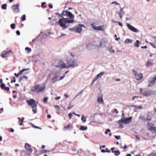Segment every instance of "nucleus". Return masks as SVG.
<instances>
[{
  "instance_id": "f257e3e1",
  "label": "nucleus",
  "mask_w": 156,
  "mask_h": 156,
  "mask_svg": "<svg viewBox=\"0 0 156 156\" xmlns=\"http://www.w3.org/2000/svg\"><path fill=\"white\" fill-rule=\"evenodd\" d=\"M67 56L66 64L68 66V68L69 67L74 68L78 66V59L77 57L69 52L66 53Z\"/></svg>"
},
{
  "instance_id": "f03ea898",
  "label": "nucleus",
  "mask_w": 156,
  "mask_h": 156,
  "mask_svg": "<svg viewBox=\"0 0 156 156\" xmlns=\"http://www.w3.org/2000/svg\"><path fill=\"white\" fill-rule=\"evenodd\" d=\"M62 18H64V16H65L69 17L70 19L65 18V23H71L75 22L74 20V16L71 12L68 11L67 10H64L62 12Z\"/></svg>"
},
{
  "instance_id": "7ed1b4c3",
  "label": "nucleus",
  "mask_w": 156,
  "mask_h": 156,
  "mask_svg": "<svg viewBox=\"0 0 156 156\" xmlns=\"http://www.w3.org/2000/svg\"><path fill=\"white\" fill-rule=\"evenodd\" d=\"M45 89V86L44 84H42V85L38 84L35 86L34 87V89H32V91L37 93H40L43 91Z\"/></svg>"
},
{
  "instance_id": "20e7f679",
  "label": "nucleus",
  "mask_w": 156,
  "mask_h": 156,
  "mask_svg": "<svg viewBox=\"0 0 156 156\" xmlns=\"http://www.w3.org/2000/svg\"><path fill=\"white\" fill-rule=\"evenodd\" d=\"M143 89L140 88V93L142 94L144 96L146 97H149L151 95H154L156 93V92L154 91H152L150 90H147L143 92Z\"/></svg>"
},
{
  "instance_id": "39448f33",
  "label": "nucleus",
  "mask_w": 156,
  "mask_h": 156,
  "mask_svg": "<svg viewBox=\"0 0 156 156\" xmlns=\"http://www.w3.org/2000/svg\"><path fill=\"white\" fill-rule=\"evenodd\" d=\"M82 27H83L84 28L85 27V26L84 25L80 24L76 27L70 28L69 30L75 32L77 33H80L82 30Z\"/></svg>"
},
{
  "instance_id": "423d86ee",
  "label": "nucleus",
  "mask_w": 156,
  "mask_h": 156,
  "mask_svg": "<svg viewBox=\"0 0 156 156\" xmlns=\"http://www.w3.org/2000/svg\"><path fill=\"white\" fill-rule=\"evenodd\" d=\"M65 18H60L59 20L58 21L56 22L55 23L57 24H59L60 27L62 28L63 29H65L68 26L66 25V23H65Z\"/></svg>"
},
{
  "instance_id": "0eeeda50",
  "label": "nucleus",
  "mask_w": 156,
  "mask_h": 156,
  "mask_svg": "<svg viewBox=\"0 0 156 156\" xmlns=\"http://www.w3.org/2000/svg\"><path fill=\"white\" fill-rule=\"evenodd\" d=\"M27 102L28 103V105L31 107L32 108H36L37 104L36 103L35 101L33 99H31L27 101Z\"/></svg>"
},
{
  "instance_id": "6e6552de",
  "label": "nucleus",
  "mask_w": 156,
  "mask_h": 156,
  "mask_svg": "<svg viewBox=\"0 0 156 156\" xmlns=\"http://www.w3.org/2000/svg\"><path fill=\"white\" fill-rule=\"evenodd\" d=\"M27 102L28 103V105L31 107L32 108H36L37 104L36 103L35 101L33 99H31L27 101Z\"/></svg>"
},
{
  "instance_id": "1a4fd4ad",
  "label": "nucleus",
  "mask_w": 156,
  "mask_h": 156,
  "mask_svg": "<svg viewBox=\"0 0 156 156\" xmlns=\"http://www.w3.org/2000/svg\"><path fill=\"white\" fill-rule=\"evenodd\" d=\"M155 80L153 78V77L151 76L149 78L148 80L149 83L147 85L148 87H152L155 84Z\"/></svg>"
},
{
  "instance_id": "9d476101",
  "label": "nucleus",
  "mask_w": 156,
  "mask_h": 156,
  "mask_svg": "<svg viewBox=\"0 0 156 156\" xmlns=\"http://www.w3.org/2000/svg\"><path fill=\"white\" fill-rule=\"evenodd\" d=\"M126 26L128 29L133 32H138L139 31V30L131 25L129 23H127Z\"/></svg>"
},
{
  "instance_id": "9b49d317",
  "label": "nucleus",
  "mask_w": 156,
  "mask_h": 156,
  "mask_svg": "<svg viewBox=\"0 0 156 156\" xmlns=\"http://www.w3.org/2000/svg\"><path fill=\"white\" fill-rule=\"evenodd\" d=\"M20 5L19 3L14 5L12 6V9L15 13H18L20 12L19 9Z\"/></svg>"
},
{
  "instance_id": "f8f14e48",
  "label": "nucleus",
  "mask_w": 156,
  "mask_h": 156,
  "mask_svg": "<svg viewBox=\"0 0 156 156\" xmlns=\"http://www.w3.org/2000/svg\"><path fill=\"white\" fill-rule=\"evenodd\" d=\"M56 67L61 69H62L64 68H68V66L66 65V64L63 62H60L58 65L56 66Z\"/></svg>"
},
{
  "instance_id": "ddd939ff",
  "label": "nucleus",
  "mask_w": 156,
  "mask_h": 156,
  "mask_svg": "<svg viewBox=\"0 0 156 156\" xmlns=\"http://www.w3.org/2000/svg\"><path fill=\"white\" fill-rule=\"evenodd\" d=\"M132 117L126 118H125L124 117L122 118V119H123L124 123L125 124L130 123L132 121Z\"/></svg>"
},
{
  "instance_id": "4468645a",
  "label": "nucleus",
  "mask_w": 156,
  "mask_h": 156,
  "mask_svg": "<svg viewBox=\"0 0 156 156\" xmlns=\"http://www.w3.org/2000/svg\"><path fill=\"white\" fill-rule=\"evenodd\" d=\"M30 69L29 68H27V69H24L21 70L20 71L19 73L17 74L16 73H14V75L16 76V77H18L19 76L22 74L23 73V72H24L26 71H27Z\"/></svg>"
},
{
  "instance_id": "2eb2a0df",
  "label": "nucleus",
  "mask_w": 156,
  "mask_h": 156,
  "mask_svg": "<svg viewBox=\"0 0 156 156\" xmlns=\"http://www.w3.org/2000/svg\"><path fill=\"white\" fill-rule=\"evenodd\" d=\"M0 87L2 89L9 91V88L8 87H6L5 84L4 83H2L0 85Z\"/></svg>"
},
{
  "instance_id": "dca6fc26",
  "label": "nucleus",
  "mask_w": 156,
  "mask_h": 156,
  "mask_svg": "<svg viewBox=\"0 0 156 156\" xmlns=\"http://www.w3.org/2000/svg\"><path fill=\"white\" fill-rule=\"evenodd\" d=\"M123 120V119L122 118L121 119L118 121V123L119 125V127L121 128H123V123H124V122Z\"/></svg>"
},
{
  "instance_id": "f3484780",
  "label": "nucleus",
  "mask_w": 156,
  "mask_h": 156,
  "mask_svg": "<svg viewBox=\"0 0 156 156\" xmlns=\"http://www.w3.org/2000/svg\"><path fill=\"white\" fill-rule=\"evenodd\" d=\"M135 76L136 80H138L141 79L143 77V74L141 73H139V74H137Z\"/></svg>"
},
{
  "instance_id": "a211bd4d",
  "label": "nucleus",
  "mask_w": 156,
  "mask_h": 156,
  "mask_svg": "<svg viewBox=\"0 0 156 156\" xmlns=\"http://www.w3.org/2000/svg\"><path fill=\"white\" fill-rule=\"evenodd\" d=\"M91 26L95 30H102V29L101 28V26L98 27H96L93 24H91Z\"/></svg>"
},
{
  "instance_id": "6ab92c4d",
  "label": "nucleus",
  "mask_w": 156,
  "mask_h": 156,
  "mask_svg": "<svg viewBox=\"0 0 156 156\" xmlns=\"http://www.w3.org/2000/svg\"><path fill=\"white\" fill-rule=\"evenodd\" d=\"M25 148L27 149L30 151L32 152V149L31 147V146L28 143H26L25 144Z\"/></svg>"
},
{
  "instance_id": "aec40b11",
  "label": "nucleus",
  "mask_w": 156,
  "mask_h": 156,
  "mask_svg": "<svg viewBox=\"0 0 156 156\" xmlns=\"http://www.w3.org/2000/svg\"><path fill=\"white\" fill-rule=\"evenodd\" d=\"M58 76L55 75L54 77L52 78V83H55L56 81H59L58 78Z\"/></svg>"
},
{
  "instance_id": "412c9836",
  "label": "nucleus",
  "mask_w": 156,
  "mask_h": 156,
  "mask_svg": "<svg viewBox=\"0 0 156 156\" xmlns=\"http://www.w3.org/2000/svg\"><path fill=\"white\" fill-rule=\"evenodd\" d=\"M70 127H71V129H73V126H71L70 124H69L68 125L64 127L63 128V130L64 131H66L67 129H69V128Z\"/></svg>"
},
{
  "instance_id": "4be33fe9",
  "label": "nucleus",
  "mask_w": 156,
  "mask_h": 156,
  "mask_svg": "<svg viewBox=\"0 0 156 156\" xmlns=\"http://www.w3.org/2000/svg\"><path fill=\"white\" fill-rule=\"evenodd\" d=\"M140 44L139 41L138 40H137L136 42H134V46L136 48H138L139 46V44Z\"/></svg>"
},
{
  "instance_id": "5701e85b",
  "label": "nucleus",
  "mask_w": 156,
  "mask_h": 156,
  "mask_svg": "<svg viewBox=\"0 0 156 156\" xmlns=\"http://www.w3.org/2000/svg\"><path fill=\"white\" fill-rule=\"evenodd\" d=\"M150 130L152 133H156V127H153L149 128Z\"/></svg>"
},
{
  "instance_id": "b1692460",
  "label": "nucleus",
  "mask_w": 156,
  "mask_h": 156,
  "mask_svg": "<svg viewBox=\"0 0 156 156\" xmlns=\"http://www.w3.org/2000/svg\"><path fill=\"white\" fill-rule=\"evenodd\" d=\"M97 101L99 103H103V100L102 98L100 97H98L97 99Z\"/></svg>"
},
{
  "instance_id": "393cba45",
  "label": "nucleus",
  "mask_w": 156,
  "mask_h": 156,
  "mask_svg": "<svg viewBox=\"0 0 156 156\" xmlns=\"http://www.w3.org/2000/svg\"><path fill=\"white\" fill-rule=\"evenodd\" d=\"M133 40L131 39L127 38L126 39L125 41V43L126 44H129L132 42Z\"/></svg>"
},
{
  "instance_id": "a878e982",
  "label": "nucleus",
  "mask_w": 156,
  "mask_h": 156,
  "mask_svg": "<svg viewBox=\"0 0 156 156\" xmlns=\"http://www.w3.org/2000/svg\"><path fill=\"white\" fill-rule=\"evenodd\" d=\"M106 50L108 51L111 53H114L115 51L112 49V47H108L107 48Z\"/></svg>"
},
{
  "instance_id": "bb28decb",
  "label": "nucleus",
  "mask_w": 156,
  "mask_h": 156,
  "mask_svg": "<svg viewBox=\"0 0 156 156\" xmlns=\"http://www.w3.org/2000/svg\"><path fill=\"white\" fill-rule=\"evenodd\" d=\"M154 126V124L153 123H148L147 125V128L149 130V128H152L153 127V126Z\"/></svg>"
},
{
  "instance_id": "cd10ccee",
  "label": "nucleus",
  "mask_w": 156,
  "mask_h": 156,
  "mask_svg": "<svg viewBox=\"0 0 156 156\" xmlns=\"http://www.w3.org/2000/svg\"><path fill=\"white\" fill-rule=\"evenodd\" d=\"M153 65V63L152 62H150L149 61L147 62L146 66L147 67H150L151 66Z\"/></svg>"
},
{
  "instance_id": "c85d7f7f",
  "label": "nucleus",
  "mask_w": 156,
  "mask_h": 156,
  "mask_svg": "<svg viewBox=\"0 0 156 156\" xmlns=\"http://www.w3.org/2000/svg\"><path fill=\"white\" fill-rule=\"evenodd\" d=\"M105 74L104 72H101L98 74H97L96 76L98 78L101 77Z\"/></svg>"
},
{
  "instance_id": "c756f323",
  "label": "nucleus",
  "mask_w": 156,
  "mask_h": 156,
  "mask_svg": "<svg viewBox=\"0 0 156 156\" xmlns=\"http://www.w3.org/2000/svg\"><path fill=\"white\" fill-rule=\"evenodd\" d=\"M87 129V126L84 127L83 126H80V129L82 130H85Z\"/></svg>"
},
{
  "instance_id": "7c9ffc66",
  "label": "nucleus",
  "mask_w": 156,
  "mask_h": 156,
  "mask_svg": "<svg viewBox=\"0 0 156 156\" xmlns=\"http://www.w3.org/2000/svg\"><path fill=\"white\" fill-rule=\"evenodd\" d=\"M83 91V90H80L79 92H78L77 94L74 97L73 100L75 99L76 97H77L78 96H79L80 94Z\"/></svg>"
},
{
  "instance_id": "2f4dec72",
  "label": "nucleus",
  "mask_w": 156,
  "mask_h": 156,
  "mask_svg": "<svg viewBox=\"0 0 156 156\" xmlns=\"http://www.w3.org/2000/svg\"><path fill=\"white\" fill-rule=\"evenodd\" d=\"M115 155L116 156H118L120 154V152L119 150L115 151Z\"/></svg>"
},
{
  "instance_id": "473e14b6",
  "label": "nucleus",
  "mask_w": 156,
  "mask_h": 156,
  "mask_svg": "<svg viewBox=\"0 0 156 156\" xmlns=\"http://www.w3.org/2000/svg\"><path fill=\"white\" fill-rule=\"evenodd\" d=\"M7 4H5L2 5V9H6L7 8Z\"/></svg>"
},
{
  "instance_id": "72a5a7b5",
  "label": "nucleus",
  "mask_w": 156,
  "mask_h": 156,
  "mask_svg": "<svg viewBox=\"0 0 156 156\" xmlns=\"http://www.w3.org/2000/svg\"><path fill=\"white\" fill-rule=\"evenodd\" d=\"M81 120L83 122H85L86 121V118L84 117L83 115H82Z\"/></svg>"
},
{
  "instance_id": "f704fd0d",
  "label": "nucleus",
  "mask_w": 156,
  "mask_h": 156,
  "mask_svg": "<svg viewBox=\"0 0 156 156\" xmlns=\"http://www.w3.org/2000/svg\"><path fill=\"white\" fill-rule=\"evenodd\" d=\"M147 156H156V153L152 152L148 154Z\"/></svg>"
},
{
  "instance_id": "c9c22d12",
  "label": "nucleus",
  "mask_w": 156,
  "mask_h": 156,
  "mask_svg": "<svg viewBox=\"0 0 156 156\" xmlns=\"http://www.w3.org/2000/svg\"><path fill=\"white\" fill-rule=\"evenodd\" d=\"M12 29H14L15 28V24L14 23H12L10 25Z\"/></svg>"
},
{
  "instance_id": "e433bc0d",
  "label": "nucleus",
  "mask_w": 156,
  "mask_h": 156,
  "mask_svg": "<svg viewBox=\"0 0 156 156\" xmlns=\"http://www.w3.org/2000/svg\"><path fill=\"white\" fill-rule=\"evenodd\" d=\"M22 20L23 21H24L26 20V15H23L21 17Z\"/></svg>"
},
{
  "instance_id": "4c0bfd02",
  "label": "nucleus",
  "mask_w": 156,
  "mask_h": 156,
  "mask_svg": "<svg viewBox=\"0 0 156 156\" xmlns=\"http://www.w3.org/2000/svg\"><path fill=\"white\" fill-rule=\"evenodd\" d=\"M48 99V98L47 97H45L43 99V101L44 103H46L47 100Z\"/></svg>"
},
{
  "instance_id": "58836bf2",
  "label": "nucleus",
  "mask_w": 156,
  "mask_h": 156,
  "mask_svg": "<svg viewBox=\"0 0 156 156\" xmlns=\"http://www.w3.org/2000/svg\"><path fill=\"white\" fill-rule=\"evenodd\" d=\"M124 8H121L120 10H119V12H120V11H121V10H122V12H121V14H122V15H124L125 13V12L124 11H123V9H124Z\"/></svg>"
},
{
  "instance_id": "ea45409f",
  "label": "nucleus",
  "mask_w": 156,
  "mask_h": 156,
  "mask_svg": "<svg viewBox=\"0 0 156 156\" xmlns=\"http://www.w3.org/2000/svg\"><path fill=\"white\" fill-rule=\"evenodd\" d=\"M25 50H27L28 51V52L30 53L31 51V49L30 48L28 47H26L25 48Z\"/></svg>"
},
{
  "instance_id": "a19ab883",
  "label": "nucleus",
  "mask_w": 156,
  "mask_h": 156,
  "mask_svg": "<svg viewBox=\"0 0 156 156\" xmlns=\"http://www.w3.org/2000/svg\"><path fill=\"white\" fill-rule=\"evenodd\" d=\"M115 138L117 139V140H120L121 139V136H115Z\"/></svg>"
},
{
  "instance_id": "79ce46f5",
  "label": "nucleus",
  "mask_w": 156,
  "mask_h": 156,
  "mask_svg": "<svg viewBox=\"0 0 156 156\" xmlns=\"http://www.w3.org/2000/svg\"><path fill=\"white\" fill-rule=\"evenodd\" d=\"M111 4H115L116 5H120L117 2H116V1H114V2H111Z\"/></svg>"
},
{
  "instance_id": "37998d69",
  "label": "nucleus",
  "mask_w": 156,
  "mask_h": 156,
  "mask_svg": "<svg viewBox=\"0 0 156 156\" xmlns=\"http://www.w3.org/2000/svg\"><path fill=\"white\" fill-rule=\"evenodd\" d=\"M122 11V10H121V11H120V12H119L118 13V14H119V17L121 19H122V14H121V12Z\"/></svg>"
},
{
  "instance_id": "c03bdc74",
  "label": "nucleus",
  "mask_w": 156,
  "mask_h": 156,
  "mask_svg": "<svg viewBox=\"0 0 156 156\" xmlns=\"http://www.w3.org/2000/svg\"><path fill=\"white\" fill-rule=\"evenodd\" d=\"M98 78L96 76L93 79V82H95L98 79Z\"/></svg>"
},
{
  "instance_id": "a18cd8bd",
  "label": "nucleus",
  "mask_w": 156,
  "mask_h": 156,
  "mask_svg": "<svg viewBox=\"0 0 156 156\" xmlns=\"http://www.w3.org/2000/svg\"><path fill=\"white\" fill-rule=\"evenodd\" d=\"M1 56L3 58H5V57H7V55H6L5 54H1Z\"/></svg>"
},
{
  "instance_id": "49530a36",
  "label": "nucleus",
  "mask_w": 156,
  "mask_h": 156,
  "mask_svg": "<svg viewBox=\"0 0 156 156\" xmlns=\"http://www.w3.org/2000/svg\"><path fill=\"white\" fill-rule=\"evenodd\" d=\"M150 44L154 48H156V47L155 46V44L153 43H150Z\"/></svg>"
},
{
  "instance_id": "de8ad7c7",
  "label": "nucleus",
  "mask_w": 156,
  "mask_h": 156,
  "mask_svg": "<svg viewBox=\"0 0 156 156\" xmlns=\"http://www.w3.org/2000/svg\"><path fill=\"white\" fill-rule=\"evenodd\" d=\"M110 132V129H107L106 130V131L105 132V133L106 134H108V132Z\"/></svg>"
},
{
  "instance_id": "09e8293b",
  "label": "nucleus",
  "mask_w": 156,
  "mask_h": 156,
  "mask_svg": "<svg viewBox=\"0 0 156 156\" xmlns=\"http://www.w3.org/2000/svg\"><path fill=\"white\" fill-rule=\"evenodd\" d=\"M33 109L32 110V111L34 112V113H36V111L37 110V109L36 108H33Z\"/></svg>"
},
{
  "instance_id": "8fccbe9b",
  "label": "nucleus",
  "mask_w": 156,
  "mask_h": 156,
  "mask_svg": "<svg viewBox=\"0 0 156 156\" xmlns=\"http://www.w3.org/2000/svg\"><path fill=\"white\" fill-rule=\"evenodd\" d=\"M56 15H58L59 16V17H62V14H60L58 13H56L55 14Z\"/></svg>"
},
{
  "instance_id": "3c124183",
  "label": "nucleus",
  "mask_w": 156,
  "mask_h": 156,
  "mask_svg": "<svg viewBox=\"0 0 156 156\" xmlns=\"http://www.w3.org/2000/svg\"><path fill=\"white\" fill-rule=\"evenodd\" d=\"M69 116V119H71V117L72 116V115L71 113H70L68 114Z\"/></svg>"
},
{
  "instance_id": "603ef678",
  "label": "nucleus",
  "mask_w": 156,
  "mask_h": 156,
  "mask_svg": "<svg viewBox=\"0 0 156 156\" xmlns=\"http://www.w3.org/2000/svg\"><path fill=\"white\" fill-rule=\"evenodd\" d=\"M141 119H144V120H146V121H150L151 120V119H148V118H146L145 119H143V118H141Z\"/></svg>"
},
{
  "instance_id": "864d4df0",
  "label": "nucleus",
  "mask_w": 156,
  "mask_h": 156,
  "mask_svg": "<svg viewBox=\"0 0 156 156\" xmlns=\"http://www.w3.org/2000/svg\"><path fill=\"white\" fill-rule=\"evenodd\" d=\"M32 126L33 127H34V128H38V129H41V128H40V127H38V126H34V124H32Z\"/></svg>"
},
{
  "instance_id": "5fc2aeb1",
  "label": "nucleus",
  "mask_w": 156,
  "mask_h": 156,
  "mask_svg": "<svg viewBox=\"0 0 156 156\" xmlns=\"http://www.w3.org/2000/svg\"><path fill=\"white\" fill-rule=\"evenodd\" d=\"M133 73H134L135 76L137 74V71L134 70H133Z\"/></svg>"
},
{
  "instance_id": "6e6d98bb",
  "label": "nucleus",
  "mask_w": 156,
  "mask_h": 156,
  "mask_svg": "<svg viewBox=\"0 0 156 156\" xmlns=\"http://www.w3.org/2000/svg\"><path fill=\"white\" fill-rule=\"evenodd\" d=\"M16 33L17 35H20V32L19 30H17Z\"/></svg>"
},
{
  "instance_id": "4d7b16f0",
  "label": "nucleus",
  "mask_w": 156,
  "mask_h": 156,
  "mask_svg": "<svg viewBox=\"0 0 156 156\" xmlns=\"http://www.w3.org/2000/svg\"><path fill=\"white\" fill-rule=\"evenodd\" d=\"M47 36V35L46 34H43L42 35V38H45Z\"/></svg>"
},
{
  "instance_id": "13d9d810",
  "label": "nucleus",
  "mask_w": 156,
  "mask_h": 156,
  "mask_svg": "<svg viewBox=\"0 0 156 156\" xmlns=\"http://www.w3.org/2000/svg\"><path fill=\"white\" fill-rule=\"evenodd\" d=\"M45 3V2H43L42 3V5L43 7H44V8H46V6L44 5V4Z\"/></svg>"
},
{
  "instance_id": "bf43d9fd",
  "label": "nucleus",
  "mask_w": 156,
  "mask_h": 156,
  "mask_svg": "<svg viewBox=\"0 0 156 156\" xmlns=\"http://www.w3.org/2000/svg\"><path fill=\"white\" fill-rule=\"evenodd\" d=\"M23 76L20 77V79L19 80V82H20L22 80H23Z\"/></svg>"
},
{
  "instance_id": "052dcab7",
  "label": "nucleus",
  "mask_w": 156,
  "mask_h": 156,
  "mask_svg": "<svg viewBox=\"0 0 156 156\" xmlns=\"http://www.w3.org/2000/svg\"><path fill=\"white\" fill-rule=\"evenodd\" d=\"M65 76V75H64L63 76H61L60 79H58V80L60 81V80H62Z\"/></svg>"
},
{
  "instance_id": "680f3d73",
  "label": "nucleus",
  "mask_w": 156,
  "mask_h": 156,
  "mask_svg": "<svg viewBox=\"0 0 156 156\" xmlns=\"http://www.w3.org/2000/svg\"><path fill=\"white\" fill-rule=\"evenodd\" d=\"M118 23L119 26H121L122 27L123 26L122 24L120 22H118Z\"/></svg>"
},
{
  "instance_id": "e2e57ef3",
  "label": "nucleus",
  "mask_w": 156,
  "mask_h": 156,
  "mask_svg": "<svg viewBox=\"0 0 156 156\" xmlns=\"http://www.w3.org/2000/svg\"><path fill=\"white\" fill-rule=\"evenodd\" d=\"M115 149L114 147H112L111 148V150L112 151V153H114L115 151H114V149Z\"/></svg>"
},
{
  "instance_id": "0e129e2a",
  "label": "nucleus",
  "mask_w": 156,
  "mask_h": 156,
  "mask_svg": "<svg viewBox=\"0 0 156 156\" xmlns=\"http://www.w3.org/2000/svg\"><path fill=\"white\" fill-rule=\"evenodd\" d=\"M14 129L12 128H11L10 130H9V132H14Z\"/></svg>"
},
{
  "instance_id": "69168bd1",
  "label": "nucleus",
  "mask_w": 156,
  "mask_h": 156,
  "mask_svg": "<svg viewBox=\"0 0 156 156\" xmlns=\"http://www.w3.org/2000/svg\"><path fill=\"white\" fill-rule=\"evenodd\" d=\"M141 48H145V49H146L147 48V45H145V46H141Z\"/></svg>"
},
{
  "instance_id": "338daca9",
  "label": "nucleus",
  "mask_w": 156,
  "mask_h": 156,
  "mask_svg": "<svg viewBox=\"0 0 156 156\" xmlns=\"http://www.w3.org/2000/svg\"><path fill=\"white\" fill-rule=\"evenodd\" d=\"M73 113L74 114H75V115L78 116L79 117H80V114H76L74 112H73Z\"/></svg>"
},
{
  "instance_id": "774afa93",
  "label": "nucleus",
  "mask_w": 156,
  "mask_h": 156,
  "mask_svg": "<svg viewBox=\"0 0 156 156\" xmlns=\"http://www.w3.org/2000/svg\"><path fill=\"white\" fill-rule=\"evenodd\" d=\"M106 150L105 151H106V152H108V153H109L111 152L110 151V150H108V148H106Z\"/></svg>"
}]
</instances>
